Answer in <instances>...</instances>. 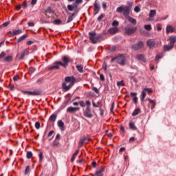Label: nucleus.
<instances>
[{"label": "nucleus", "instance_id": "nucleus-1", "mask_svg": "<svg viewBox=\"0 0 176 176\" xmlns=\"http://www.w3.org/2000/svg\"><path fill=\"white\" fill-rule=\"evenodd\" d=\"M130 10H131L130 7L129 6H124V5L118 7L116 9L117 13H122L123 16H124V17L127 19L129 23H131V24H133L134 25H135V24H137V20L129 16V14H130Z\"/></svg>", "mask_w": 176, "mask_h": 176}, {"label": "nucleus", "instance_id": "nucleus-2", "mask_svg": "<svg viewBox=\"0 0 176 176\" xmlns=\"http://www.w3.org/2000/svg\"><path fill=\"white\" fill-rule=\"evenodd\" d=\"M76 78L74 76H67L65 78V82L62 84V87L64 91H68L69 89L75 85Z\"/></svg>", "mask_w": 176, "mask_h": 176}, {"label": "nucleus", "instance_id": "nucleus-3", "mask_svg": "<svg viewBox=\"0 0 176 176\" xmlns=\"http://www.w3.org/2000/svg\"><path fill=\"white\" fill-rule=\"evenodd\" d=\"M111 63H117L120 65H124L126 64V58L123 55L118 56L117 57L111 58Z\"/></svg>", "mask_w": 176, "mask_h": 176}, {"label": "nucleus", "instance_id": "nucleus-4", "mask_svg": "<svg viewBox=\"0 0 176 176\" xmlns=\"http://www.w3.org/2000/svg\"><path fill=\"white\" fill-rule=\"evenodd\" d=\"M137 31V27L133 28V25L131 24H128L126 27L125 28V34L126 35H133L134 32Z\"/></svg>", "mask_w": 176, "mask_h": 176}, {"label": "nucleus", "instance_id": "nucleus-5", "mask_svg": "<svg viewBox=\"0 0 176 176\" xmlns=\"http://www.w3.org/2000/svg\"><path fill=\"white\" fill-rule=\"evenodd\" d=\"M89 39L91 41L92 43H97L100 42V35H97L96 33L89 32Z\"/></svg>", "mask_w": 176, "mask_h": 176}, {"label": "nucleus", "instance_id": "nucleus-6", "mask_svg": "<svg viewBox=\"0 0 176 176\" xmlns=\"http://www.w3.org/2000/svg\"><path fill=\"white\" fill-rule=\"evenodd\" d=\"M146 43L149 49H153V47H156V46L159 45V42H157L155 39L153 38L148 39Z\"/></svg>", "mask_w": 176, "mask_h": 176}, {"label": "nucleus", "instance_id": "nucleus-7", "mask_svg": "<svg viewBox=\"0 0 176 176\" xmlns=\"http://www.w3.org/2000/svg\"><path fill=\"white\" fill-rule=\"evenodd\" d=\"M62 61H60V63H59V64H60V67H63V68H67L68 67V64L69 63V57L68 56H63L62 57Z\"/></svg>", "mask_w": 176, "mask_h": 176}, {"label": "nucleus", "instance_id": "nucleus-8", "mask_svg": "<svg viewBox=\"0 0 176 176\" xmlns=\"http://www.w3.org/2000/svg\"><path fill=\"white\" fill-rule=\"evenodd\" d=\"M23 94H28V96H41V91H22Z\"/></svg>", "mask_w": 176, "mask_h": 176}, {"label": "nucleus", "instance_id": "nucleus-9", "mask_svg": "<svg viewBox=\"0 0 176 176\" xmlns=\"http://www.w3.org/2000/svg\"><path fill=\"white\" fill-rule=\"evenodd\" d=\"M28 54H30V52L28 51V50L25 49L23 50L20 54H17L16 57L19 59V60H23V58H24V57H25V56H28Z\"/></svg>", "mask_w": 176, "mask_h": 176}, {"label": "nucleus", "instance_id": "nucleus-10", "mask_svg": "<svg viewBox=\"0 0 176 176\" xmlns=\"http://www.w3.org/2000/svg\"><path fill=\"white\" fill-rule=\"evenodd\" d=\"M83 115L85 116V118H89V119H91L93 118V113H91V110L89 107H86V109L83 111Z\"/></svg>", "mask_w": 176, "mask_h": 176}, {"label": "nucleus", "instance_id": "nucleus-11", "mask_svg": "<svg viewBox=\"0 0 176 176\" xmlns=\"http://www.w3.org/2000/svg\"><path fill=\"white\" fill-rule=\"evenodd\" d=\"M142 47H144V42L142 41H138L136 45H132L133 50H140Z\"/></svg>", "mask_w": 176, "mask_h": 176}, {"label": "nucleus", "instance_id": "nucleus-12", "mask_svg": "<svg viewBox=\"0 0 176 176\" xmlns=\"http://www.w3.org/2000/svg\"><path fill=\"white\" fill-rule=\"evenodd\" d=\"M100 9H101V7H100V4L97 3V1H95L94 3V14H98V12H100Z\"/></svg>", "mask_w": 176, "mask_h": 176}, {"label": "nucleus", "instance_id": "nucleus-13", "mask_svg": "<svg viewBox=\"0 0 176 176\" xmlns=\"http://www.w3.org/2000/svg\"><path fill=\"white\" fill-rule=\"evenodd\" d=\"M60 63H61V61L55 62L53 66L50 67V69L51 71L53 69H60V66L61 65Z\"/></svg>", "mask_w": 176, "mask_h": 176}, {"label": "nucleus", "instance_id": "nucleus-14", "mask_svg": "<svg viewBox=\"0 0 176 176\" xmlns=\"http://www.w3.org/2000/svg\"><path fill=\"white\" fill-rule=\"evenodd\" d=\"M168 42H170V45L174 47L176 42V36H170L168 39Z\"/></svg>", "mask_w": 176, "mask_h": 176}, {"label": "nucleus", "instance_id": "nucleus-15", "mask_svg": "<svg viewBox=\"0 0 176 176\" xmlns=\"http://www.w3.org/2000/svg\"><path fill=\"white\" fill-rule=\"evenodd\" d=\"M104 168H100L99 169L96 170V174L93 175V176H104Z\"/></svg>", "mask_w": 176, "mask_h": 176}, {"label": "nucleus", "instance_id": "nucleus-16", "mask_svg": "<svg viewBox=\"0 0 176 176\" xmlns=\"http://www.w3.org/2000/svg\"><path fill=\"white\" fill-rule=\"evenodd\" d=\"M175 32V28L171 26V25H168L166 26V34H171Z\"/></svg>", "mask_w": 176, "mask_h": 176}, {"label": "nucleus", "instance_id": "nucleus-17", "mask_svg": "<svg viewBox=\"0 0 176 176\" xmlns=\"http://www.w3.org/2000/svg\"><path fill=\"white\" fill-rule=\"evenodd\" d=\"M119 32V28L118 27L111 28L109 30V34H111L112 35H113V34H116V32Z\"/></svg>", "mask_w": 176, "mask_h": 176}, {"label": "nucleus", "instance_id": "nucleus-18", "mask_svg": "<svg viewBox=\"0 0 176 176\" xmlns=\"http://www.w3.org/2000/svg\"><path fill=\"white\" fill-rule=\"evenodd\" d=\"M77 109H79V108L69 107L67 109V112H69V113H74L76 112Z\"/></svg>", "mask_w": 176, "mask_h": 176}, {"label": "nucleus", "instance_id": "nucleus-19", "mask_svg": "<svg viewBox=\"0 0 176 176\" xmlns=\"http://www.w3.org/2000/svg\"><path fill=\"white\" fill-rule=\"evenodd\" d=\"M131 97H133V102L135 104H137V102H138V98L137 97V93H135V92H131Z\"/></svg>", "mask_w": 176, "mask_h": 176}, {"label": "nucleus", "instance_id": "nucleus-20", "mask_svg": "<svg viewBox=\"0 0 176 176\" xmlns=\"http://www.w3.org/2000/svg\"><path fill=\"white\" fill-rule=\"evenodd\" d=\"M174 47L171 44L164 45V52H170Z\"/></svg>", "mask_w": 176, "mask_h": 176}, {"label": "nucleus", "instance_id": "nucleus-21", "mask_svg": "<svg viewBox=\"0 0 176 176\" xmlns=\"http://www.w3.org/2000/svg\"><path fill=\"white\" fill-rule=\"evenodd\" d=\"M75 8H76V9H77V8H78V5H76V3H74V6H72L71 4H69L67 6V9L70 12H72V10H74L75 9Z\"/></svg>", "mask_w": 176, "mask_h": 176}, {"label": "nucleus", "instance_id": "nucleus-22", "mask_svg": "<svg viewBox=\"0 0 176 176\" xmlns=\"http://www.w3.org/2000/svg\"><path fill=\"white\" fill-rule=\"evenodd\" d=\"M58 127H60L62 131H64V122H63V120L58 121Z\"/></svg>", "mask_w": 176, "mask_h": 176}, {"label": "nucleus", "instance_id": "nucleus-23", "mask_svg": "<svg viewBox=\"0 0 176 176\" xmlns=\"http://www.w3.org/2000/svg\"><path fill=\"white\" fill-rule=\"evenodd\" d=\"M148 100L149 102L152 104L151 109H155V108L156 107V101H155L151 98H148Z\"/></svg>", "mask_w": 176, "mask_h": 176}, {"label": "nucleus", "instance_id": "nucleus-24", "mask_svg": "<svg viewBox=\"0 0 176 176\" xmlns=\"http://www.w3.org/2000/svg\"><path fill=\"white\" fill-rule=\"evenodd\" d=\"M21 32H23V30H21V29H19L17 30H15V31L12 32L11 33V35L12 36H14V35H19V34H21Z\"/></svg>", "mask_w": 176, "mask_h": 176}, {"label": "nucleus", "instance_id": "nucleus-25", "mask_svg": "<svg viewBox=\"0 0 176 176\" xmlns=\"http://www.w3.org/2000/svg\"><path fill=\"white\" fill-rule=\"evenodd\" d=\"M136 58L140 61H145V56L143 54L136 55Z\"/></svg>", "mask_w": 176, "mask_h": 176}, {"label": "nucleus", "instance_id": "nucleus-26", "mask_svg": "<svg viewBox=\"0 0 176 176\" xmlns=\"http://www.w3.org/2000/svg\"><path fill=\"white\" fill-rule=\"evenodd\" d=\"M56 119H57V114H52L50 116L49 120L50 122H56Z\"/></svg>", "mask_w": 176, "mask_h": 176}, {"label": "nucleus", "instance_id": "nucleus-27", "mask_svg": "<svg viewBox=\"0 0 176 176\" xmlns=\"http://www.w3.org/2000/svg\"><path fill=\"white\" fill-rule=\"evenodd\" d=\"M12 60H13V56L12 55H9L4 58V61H6V63H10Z\"/></svg>", "mask_w": 176, "mask_h": 176}, {"label": "nucleus", "instance_id": "nucleus-28", "mask_svg": "<svg viewBox=\"0 0 176 176\" xmlns=\"http://www.w3.org/2000/svg\"><path fill=\"white\" fill-rule=\"evenodd\" d=\"M145 97H146V91L144 89L142 91L141 101H145Z\"/></svg>", "mask_w": 176, "mask_h": 176}, {"label": "nucleus", "instance_id": "nucleus-29", "mask_svg": "<svg viewBox=\"0 0 176 176\" xmlns=\"http://www.w3.org/2000/svg\"><path fill=\"white\" fill-rule=\"evenodd\" d=\"M156 16V10H151L149 13V17L152 19V17H155Z\"/></svg>", "mask_w": 176, "mask_h": 176}, {"label": "nucleus", "instance_id": "nucleus-30", "mask_svg": "<svg viewBox=\"0 0 176 176\" xmlns=\"http://www.w3.org/2000/svg\"><path fill=\"white\" fill-rule=\"evenodd\" d=\"M74 17H75V13L72 14L67 19V23H71L72 20H74Z\"/></svg>", "mask_w": 176, "mask_h": 176}, {"label": "nucleus", "instance_id": "nucleus-31", "mask_svg": "<svg viewBox=\"0 0 176 176\" xmlns=\"http://www.w3.org/2000/svg\"><path fill=\"white\" fill-rule=\"evenodd\" d=\"M140 112H141V109H135L132 113V116H137Z\"/></svg>", "mask_w": 176, "mask_h": 176}, {"label": "nucleus", "instance_id": "nucleus-32", "mask_svg": "<svg viewBox=\"0 0 176 176\" xmlns=\"http://www.w3.org/2000/svg\"><path fill=\"white\" fill-rule=\"evenodd\" d=\"M27 36H28V35H27V34H24V35L20 36L18 38V43H20V42L24 41V39H25V38H27Z\"/></svg>", "mask_w": 176, "mask_h": 176}, {"label": "nucleus", "instance_id": "nucleus-33", "mask_svg": "<svg viewBox=\"0 0 176 176\" xmlns=\"http://www.w3.org/2000/svg\"><path fill=\"white\" fill-rule=\"evenodd\" d=\"M79 153V150H77L76 153L73 154V156L71 158V162H74L75 159L76 158V156H78V154Z\"/></svg>", "mask_w": 176, "mask_h": 176}, {"label": "nucleus", "instance_id": "nucleus-34", "mask_svg": "<svg viewBox=\"0 0 176 176\" xmlns=\"http://www.w3.org/2000/svg\"><path fill=\"white\" fill-rule=\"evenodd\" d=\"M129 129H131V130H137V126H135V124H134L133 122H130Z\"/></svg>", "mask_w": 176, "mask_h": 176}, {"label": "nucleus", "instance_id": "nucleus-35", "mask_svg": "<svg viewBox=\"0 0 176 176\" xmlns=\"http://www.w3.org/2000/svg\"><path fill=\"white\" fill-rule=\"evenodd\" d=\"M76 68L78 72H80V74L83 72V65H76Z\"/></svg>", "mask_w": 176, "mask_h": 176}, {"label": "nucleus", "instance_id": "nucleus-36", "mask_svg": "<svg viewBox=\"0 0 176 176\" xmlns=\"http://www.w3.org/2000/svg\"><path fill=\"white\" fill-rule=\"evenodd\" d=\"M160 58H163V53L157 54L155 56V61L160 60Z\"/></svg>", "mask_w": 176, "mask_h": 176}, {"label": "nucleus", "instance_id": "nucleus-37", "mask_svg": "<svg viewBox=\"0 0 176 176\" xmlns=\"http://www.w3.org/2000/svg\"><path fill=\"white\" fill-rule=\"evenodd\" d=\"M53 23L55 24L56 25H60V24L62 23V21L60 19H55Z\"/></svg>", "mask_w": 176, "mask_h": 176}, {"label": "nucleus", "instance_id": "nucleus-38", "mask_svg": "<svg viewBox=\"0 0 176 176\" xmlns=\"http://www.w3.org/2000/svg\"><path fill=\"white\" fill-rule=\"evenodd\" d=\"M26 157L27 159H31V157H32V152L28 151L26 154Z\"/></svg>", "mask_w": 176, "mask_h": 176}, {"label": "nucleus", "instance_id": "nucleus-39", "mask_svg": "<svg viewBox=\"0 0 176 176\" xmlns=\"http://www.w3.org/2000/svg\"><path fill=\"white\" fill-rule=\"evenodd\" d=\"M144 29L146 30L147 31H151V30H152V25H144Z\"/></svg>", "mask_w": 176, "mask_h": 176}, {"label": "nucleus", "instance_id": "nucleus-40", "mask_svg": "<svg viewBox=\"0 0 176 176\" xmlns=\"http://www.w3.org/2000/svg\"><path fill=\"white\" fill-rule=\"evenodd\" d=\"M104 17H105V14H101L98 17V21H101V20H102Z\"/></svg>", "mask_w": 176, "mask_h": 176}, {"label": "nucleus", "instance_id": "nucleus-41", "mask_svg": "<svg viewBox=\"0 0 176 176\" xmlns=\"http://www.w3.org/2000/svg\"><path fill=\"white\" fill-rule=\"evenodd\" d=\"M117 86H118V87H120V86H124V82L123 80L118 82Z\"/></svg>", "mask_w": 176, "mask_h": 176}, {"label": "nucleus", "instance_id": "nucleus-42", "mask_svg": "<svg viewBox=\"0 0 176 176\" xmlns=\"http://www.w3.org/2000/svg\"><path fill=\"white\" fill-rule=\"evenodd\" d=\"M144 90L146 93H148V94H151L153 91L151 88H144Z\"/></svg>", "mask_w": 176, "mask_h": 176}, {"label": "nucleus", "instance_id": "nucleus-43", "mask_svg": "<svg viewBox=\"0 0 176 176\" xmlns=\"http://www.w3.org/2000/svg\"><path fill=\"white\" fill-rule=\"evenodd\" d=\"M35 128L37 129V130H39V129H41V123L39 122H36L35 123Z\"/></svg>", "mask_w": 176, "mask_h": 176}, {"label": "nucleus", "instance_id": "nucleus-44", "mask_svg": "<svg viewBox=\"0 0 176 176\" xmlns=\"http://www.w3.org/2000/svg\"><path fill=\"white\" fill-rule=\"evenodd\" d=\"M85 142V140H80L79 143H78V146L79 148H82L83 146V144Z\"/></svg>", "mask_w": 176, "mask_h": 176}, {"label": "nucleus", "instance_id": "nucleus-45", "mask_svg": "<svg viewBox=\"0 0 176 176\" xmlns=\"http://www.w3.org/2000/svg\"><path fill=\"white\" fill-rule=\"evenodd\" d=\"M78 104L82 107L85 108L86 107V104L83 100H81L78 102Z\"/></svg>", "mask_w": 176, "mask_h": 176}, {"label": "nucleus", "instance_id": "nucleus-46", "mask_svg": "<svg viewBox=\"0 0 176 176\" xmlns=\"http://www.w3.org/2000/svg\"><path fill=\"white\" fill-rule=\"evenodd\" d=\"M141 10V8H140V7L138 6H135L134 8V12H135V13H140Z\"/></svg>", "mask_w": 176, "mask_h": 176}, {"label": "nucleus", "instance_id": "nucleus-47", "mask_svg": "<svg viewBox=\"0 0 176 176\" xmlns=\"http://www.w3.org/2000/svg\"><path fill=\"white\" fill-rule=\"evenodd\" d=\"M113 27H118L119 25V22L118 21H113L112 23Z\"/></svg>", "mask_w": 176, "mask_h": 176}, {"label": "nucleus", "instance_id": "nucleus-48", "mask_svg": "<svg viewBox=\"0 0 176 176\" xmlns=\"http://www.w3.org/2000/svg\"><path fill=\"white\" fill-rule=\"evenodd\" d=\"M100 79L102 80V82H105V77L104 76V74H100Z\"/></svg>", "mask_w": 176, "mask_h": 176}, {"label": "nucleus", "instance_id": "nucleus-49", "mask_svg": "<svg viewBox=\"0 0 176 176\" xmlns=\"http://www.w3.org/2000/svg\"><path fill=\"white\" fill-rule=\"evenodd\" d=\"M39 160L40 162H42L43 160V153H40L38 155Z\"/></svg>", "mask_w": 176, "mask_h": 176}, {"label": "nucleus", "instance_id": "nucleus-50", "mask_svg": "<svg viewBox=\"0 0 176 176\" xmlns=\"http://www.w3.org/2000/svg\"><path fill=\"white\" fill-rule=\"evenodd\" d=\"M92 90H94V91H95V93H96V94H98V93H100V91L98 90V89L96 87H94L92 88Z\"/></svg>", "mask_w": 176, "mask_h": 176}, {"label": "nucleus", "instance_id": "nucleus-51", "mask_svg": "<svg viewBox=\"0 0 176 176\" xmlns=\"http://www.w3.org/2000/svg\"><path fill=\"white\" fill-rule=\"evenodd\" d=\"M59 145H60V142H58L54 141V142H53V146H54V147H57V146H58Z\"/></svg>", "mask_w": 176, "mask_h": 176}, {"label": "nucleus", "instance_id": "nucleus-52", "mask_svg": "<svg viewBox=\"0 0 176 176\" xmlns=\"http://www.w3.org/2000/svg\"><path fill=\"white\" fill-rule=\"evenodd\" d=\"M86 105L87 108H90V105H91V102H90V100H86Z\"/></svg>", "mask_w": 176, "mask_h": 176}, {"label": "nucleus", "instance_id": "nucleus-53", "mask_svg": "<svg viewBox=\"0 0 176 176\" xmlns=\"http://www.w3.org/2000/svg\"><path fill=\"white\" fill-rule=\"evenodd\" d=\"M28 173H30V166H27L25 170V175H27V174H28Z\"/></svg>", "mask_w": 176, "mask_h": 176}, {"label": "nucleus", "instance_id": "nucleus-54", "mask_svg": "<svg viewBox=\"0 0 176 176\" xmlns=\"http://www.w3.org/2000/svg\"><path fill=\"white\" fill-rule=\"evenodd\" d=\"M162 25H160V24H158V25H157V31H162Z\"/></svg>", "mask_w": 176, "mask_h": 176}, {"label": "nucleus", "instance_id": "nucleus-55", "mask_svg": "<svg viewBox=\"0 0 176 176\" xmlns=\"http://www.w3.org/2000/svg\"><path fill=\"white\" fill-rule=\"evenodd\" d=\"M102 68H103L104 71H107V63H103Z\"/></svg>", "mask_w": 176, "mask_h": 176}, {"label": "nucleus", "instance_id": "nucleus-56", "mask_svg": "<svg viewBox=\"0 0 176 176\" xmlns=\"http://www.w3.org/2000/svg\"><path fill=\"white\" fill-rule=\"evenodd\" d=\"M28 25H29V27H34L35 23H34V22H28Z\"/></svg>", "mask_w": 176, "mask_h": 176}, {"label": "nucleus", "instance_id": "nucleus-57", "mask_svg": "<svg viewBox=\"0 0 176 176\" xmlns=\"http://www.w3.org/2000/svg\"><path fill=\"white\" fill-rule=\"evenodd\" d=\"M83 2V0H76V5H79V3H82Z\"/></svg>", "mask_w": 176, "mask_h": 176}, {"label": "nucleus", "instance_id": "nucleus-58", "mask_svg": "<svg viewBox=\"0 0 176 176\" xmlns=\"http://www.w3.org/2000/svg\"><path fill=\"white\" fill-rule=\"evenodd\" d=\"M32 43H34V41H28L26 43V45H28V46H30V45H32Z\"/></svg>", "mask_w": 176, "mask_h": 176}, {"label": "nucleus", "instance_id": "nucleus-59", "mask_svg": "<svg viewBox=\"0 0 176 176\" xmlns=\"http://www.w3.org/2000/svg\"><path fill=\"white\" fill-rule=\"evenodd\" d=\"M29 71H30V72H31V73L32 74L33 72H35V68H34V67H30V68L29 69Z\"/></svg>", "mask_w": 176, "mask_h": 176}, {"label": "nucleus", "instance_id": "nucleus-60", "mask_svg": "<svg viewBox=\"0 0 176 176\" xmlns=\"http://www.w3.org/2000/svg\"><path fill=\"white\" fill-rule=\"evenodd\" d=\"M53 134H54V131H51L48 133V137H52V135H53Z\"/></svg>", "mask_w": 176, "mask_h": 176}, {"label": "nucleus", "instance_id": "nucleus-61", "mask_svg": "<svg viewBox=\"0 0 176 176\" xmlns=\"http://www.w3.org/2000/svg\"><path fill=\"white\" fill-rule=\"evenodd\" d=\"M6 54L5 52H1L0 54V58H3V57H5Z\"/></svg>", "mask_w": 176, "mask_h": 176}, {"label": "nucleus", "instance_id": "nucleus-62", "mask_svg": "<svg viewBox=\"0 0 176 176\" xmlns=\"http://www.w3.org/2000/svg\"><path fill=\"white\" fill-rule=\"evenodd\" d=\"M19 78H20L19 77V76H14V78H13V79H14V81L19 80Z\"/></svg>", "mask_w": 176, "mask_h": 176}, {"label": "nucleus", "instance_id": "nucleus-63", "mask_svg": "<svg viewBox=\"0 0 176 176\" xmlns=\"http://www.w3.org/2000/svg\"><path fill=\"white\" fill-rule=\"evenodd\" d=\"M27 6H28L27 3L24 2V3H23V9H25V8H27Z\"/></svg>", "mask_w": 176, "mask_h": 176}, {"label": "nucleus", "instance_id": "nucleus-64", "mask_svg": "<svg viewBox=\"0 0 176 176\" xmlns=\"http://www.w3.org/2000/svg\"><path fill=\"white\" fill-rule=\"evenodd\" d=\"M37 1H38V0H32L31 3H32V5H35V4L36 3Z\"/></svg>", "mask_w": 176, "mask_h": 176}]
</instances>
